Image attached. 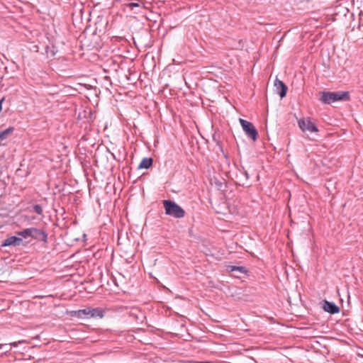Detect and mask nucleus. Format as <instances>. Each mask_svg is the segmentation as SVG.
<instances>
[{
  "mask_svg": "<svg viewBox=\"0 0 363 363\" xmlns=\"http://www.w3.org/2000/svg\"><path fill=\"white\" fill-rule=\"evenodd\" d=\"M4 99H5V98H4V97H3V98L0 100V112H1V110H2V104H3L4 101Z\"/></svg>",
  "mask_w": 363,
  "mask_h": 363,
  "instance_id": "20",
  "label": "nucleus"
},
{
  "mask_svg": "<svg viewBox=\"0 0 363 363\" xmlns=\"http://www.w3.org/2000/svg\"><path fill=\"white\" fill-rule=\"evenodd\" d=\"M34 212L41 215L43 213L42 206H33Z\"/></svg>",
  "mask_w": 363,
  "mask_h": 363,
  "instance_id": "18",
  "label": "nucleus"
},
{
  "mask_svg": "<svg viewBox=\"0 0 363 363\" xmlns=\"http://www.w3.org/2000/svg\"><path fill=\"white\" fill-rule=\"evenodd\" d=\"M20 245L25 246L26 244L23 242V241L21 238H18V237H16V236H11V237L7 238L6 239H5L3 241V242L1 244L2 247H6V246H20Z\"/></svg>",
  "mask_w": 363,
  "mask_h": 363,
  "instance_id": "6",
  "label": "nucleus"
},
{
  "mask_svg": "<svg viewBox=\"0 0 363 363\" xmlns=\"http://www.w3.org/2000/svg\"><path fill=\"white\" fill-rule=\"evenodd\" d=\"M217 206L219 207V209L214 208L216 213H217L226 215L227 212H229V213L231 212V210L230 208V206Z\"/></svg>",
  "mask_w": 363,
  "mask_h": 363,
  "instance_id": "14",
  "label": "nucleus"
},
{
  "mask_svg": "<svg viewBox=\"0 0 363 363\" xmlns=\"http://www.w3.org/2000/svg\"><path fill=\"white\" fill-rule=\"evenodd\" d=\"M16 234L19 236L18 238H21L22 239H26L27 238L30 236V228H26L22 231L16 232Z\"/></svg>",
  "mask_w": 363,
  "mask_h": 363,
  "instance_id": "15",
  "label": "nucleus"
},
{
  "mask_svg": "<svg viewBox=\"0 0 363 363\" xmlns=\"http://www.w3.org/2000/svg\"><path fill=\"white\" fill-rule=\"evenodd\" d=\"M30 238L38 241H42L45 243L48 242V233L43 230L36 228H30Z\"/></svg>",
  "mask_w": 363,
  "mask_h": 363,
  "instance_id": "5",
  "label": "nucleus"
},
{
  "mask_svg": "<svg viewBox=\"0 0 363 363\" xmlns=\"http://www.w3.org/2000/svg\"><path fill=\"white\" fill-rule=\"evenodd\" d=\"M128 7H130L131 9H133L134 7H140V2L139 0H137L136 2H130L127 4Z\"/></svg>",
  "mask_w": 363,
  "mask_h": 363,
  "instance_id": "17",
  "label": "nucleus"
},
{
  "mask_svg": "<svg viewBox=\"0 0 363 363\" xmlns=\"http://www.w3.org/2000/svg\"><path fill=\"white\" fill-rule=\"evenodd\" d=\"M104 316V311L100 308H90V318H102Z\"/></svg>",
  "mask_w": 363,
  "mask_h": 363,
  "instance_id": "12",
  "label": "nucleus"
},
{
  "mask_svg": "<svg viewBox=\"0 0 363 363\" xmlns=\"http://www.w3.org/2000/svg\"><path fill=\"white\" fill-rule=\"evenodd\" d=\"M153 160L151 157H144L138 165V169H148L152 165Z\"/></svg>",
  "mask_w": 363,
  "mask_h": 363,
  "instance_id": "11",
  "label": "nucleus"
},
{
  "mask_svg": "<svg viewBox=\"0 0 363 363\" xmlns=\"http://www.w3.org/2000/svg\"><path fill=\"white\" fill-rule=\"evenodd\" d=\"M274 86L275 88V91L281 99L286 96L288 87L282 81L276 79L274 83Z\"/></svg>",
  "mask_w": 363,
  "mask_h": 363,
  "instance_id": "7",
  "label": "nucleus"
},
{
  "mask_svg": "<svg viewBox=\"0 0 363 363\" xmlns=\"http://www.w3.org/2000/svg\"><path fill=\"white\" fill-rule=\"evenodd\" d=\"M323 308L325 311L330 314H335L340 311L339 307L335 303L328 301H324Z\"/></svg>",
  "mask_w": 363,
  "mask_h": 363,
  "instance_id": "9",
  "label": "nucleus"
},
{
  "mask_svg": "<svg viewBox=\"0 0 363 363\" xmlns=\"http://www.w3.org/2000/svg\"><path fill=\"white\" fill-rule=\"evenodd\" d=\"M14 130L13 127H9L6 130L0 132V141L6 140Z\"/></svg>",
  "mask_w": 363,
  "mask_h": 363,
  "instance_id": "13",
  "label": "nucleus"
},
{
  "mask_svg": "<svg viewBox=\"0 0 363 363\" xmlns=\"http://www.w3.org/2000/svg\"><path fill=\"white\" fill-rule=\"evenodd\" d=\"M298 127L303 130H308L310 132H318L317 126L311 122L310 118H303L298 121Z\"/></svg>",
  "mask_w": 363,
  "mask_h": 363,
  "instance_id": "3",
  "label": "nucleus"
},
{
  "mask_svg": "<svg viewBox=\"0 0 363 363\" xmlns=\"http://www.w3.org/2000/svg\"><path fill=\"white\" fill-rule=\"evenodd\" d=\"M162 204H176L174 201H172L170 200H163Z\"/></svg>",
  "mask_w": 363,
  "mask_h": 363,
  "instance_id": "19",
  "label": "nucleus"
},
{
  "mask_svg": "<svg viewBox=\"0 0 363 363\" xmlns=\"http://www.w3.org/2000/svg\"><path fill=\"white\" fill-rule=\"evenodd\" d=\"M165 213L176 218H183L185 215L184 211L180 206H164Z\"/></svg>",
  "mask_w": 363,
  "mask_h": 363,
  "instance_id": "4",
  "label": "nucleus"
},
{
  "mask_svg": "<svg viewBox=\"0 0 363 363\" xmlns=\"http://www.w3.org/2000/svg\"><path fill=\"white\" fill-rule=\"evenodd\" d=\"M228 269L230 272L238 271L242 274H245L247 272V269L245 267L228 266Z\"/></svg>",
  "mask_w": 363,
  "mask_h": 363,
  "instance_id": "16",
  "label": "nucleus"
},
{
  "mask_svg": "<svg viewBox=\"0 0 363 363\" xmlns=\"http://www.w3.org/2000/svg\"><path fill=\"white\" fill-rule=\"evenodd\" d=\"M70 314L72 317H77L78 318H90V307L72 311L70 312Z\"/></svg>",
  "mask_w": 363,
  "mask_h": 363,
  "instance_id": "8",
  "label": "nucleus"
},
{
  "mask_svg": "<svg viewBox=\"0 0 363 363\" xmlns=\"http://www.w3.org/2000/svg\"><path fill=\"white\" fill-rule=\"evenodd\" d=\"M24 342L23 340H19L18 342H11L9 344H0V350H3L4 354L9 352L12 347H16L18 344Z\"/></svg>",
  "mask_w": 363,
  "mask_h": 363,
  "instance_id": "10",
  "label": "nucleus"
},
{
  "mask_svg": "<svg viewBox=\"0 0 363 363\" xmlns=\"http://www.w3.org/2000/svg\"><path fill=\"white\" fill-rule=\"evenodd\" d=\"M240 123L247 136L253 141H256L258 137V132L254 125L246 120L240 118Z\"/></svg>",
  "mask_w": 363,
  "mask_h": 363,
  "instance_id": "2",
  "label": "nucleus"
},
{
  "mask_svg": "<svg viewBox=\"0 0 363 363\" xmlns=\"http://www.w3.org/2000/svg\"><path fill=\"white\" fill-rule=\"evenodd\" d=\"M244 174H245V175L246 178H248V174H247V172H245V173H244Z\"/></svg>",
  "mask_w": 363,
  "mask_h": 363,
  "instance_id": "21",
  "label": "nucleus"
},
{
  "mask_svg": "<svg viewBox=\"0 0 363 363\" xmlns=\"http://www.w3.org/2000/svg\"><path fill=\"white\" fill-rule=\"evenodd\" d=\"M350 94L348 91H323L321 92L320 101L325 104H330L338 101H349Z\"/></svg>",
  "mask_w": 363,
  "mask_h": 363,
  "instance_id": "1",
  "label": "nucleus"
}]
</instances>
